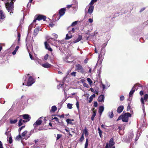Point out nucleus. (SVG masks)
<instances>
[{"label": "nucleus", "mask_w": 148, "mask_h": 148, "mask_svg": "<svg viewBox=\"0 0 148 148\" xmlns=\"http://www.w3.org/2000/svg\"><path fill=\"white\" fill-rule=\"evenodd\" d=\"M98 132H99V135L100 137H101V136H102V134L103 132L102 131H101V130L100 129V128L99 127L98 128Z\"/></svg>", "instance_id": "obj_31"}, {"label": "nucleus", "mask_w": 148, "mask_h": 148, "mask_svg": "<svg viewBox=\"0 0 148 148\" xmlns=\"http://www.w3.org/2000/svg\"><path fill=\"white\" fill-rule=\"evenodd\" d=\"M74 121L73 119H68L66 120V121L68 124L73 125V123L72 121Z\"/></svg>", "instance_id": "obj_21"}, {"label": "nucleus", "mask_w": 148, "mask_h": 148, "mask_svg": "<svg viewBox=\"0 0 148 148\" xmlns=\"http://www.w3.org/2000/svg\"><path fill=\"white\" fill-rule=\"evenodd\" d=\"M104 99V97L103 95H100L98 98V101L99 102H103Z\"/></svg>", "instance_id": "obj_17"}, {"label": "nucleus", "mask_w": 148, "mask_h": 148, "mask_svg": "<svg viewBox=\"0 0 148 148\" xmlns=\"http://www.w3.org/2000/svg\"><path fill=\"white\" fill-rule=\"evenodd\" d=\"M102 51H103V55L104 54H105V51H103V49H101V52L100 54L98 56V58H99V59L98 60V61H99L101 58V57L102 56V55L103 52Z\"/></svg>", "instance_id": "obj_25"}, {"label": "nucleus", "mask_w": 148, "mask_h": 148, "mask_svg": "<svg viewBox=\"0 0 148 148\" xmlns=\"http://www.w3.org/2000/svg\"><path fill=\"white\" fill-rule=\"evenodd\" d=\"M139 138V137H138L137 135V136H136L135 140V141H136L138 140Z\"/></svg>", "instance_id": "obj_62"}, {"label": "nucleus", "mask_w": 148, "mask_h": 148, "mask_svg": "<svg viewBox=\"0 0 148 148\" xmlns=\"http://www.w3.org/2000/svg\"><path fill=\"white\" fill-rule=\"evenodd\" d=\"M83 86H84L86 87L87 88L88 87V84L87 83H83Z\"/></svg>", "instance_id": "obj_51"}, {"label": "nucleus", "mask_w": 148, "mask_h": 148, "mask_svg": "<svg viewBox=\"0 0 148 148\" xmlns=\"http://www.w3.org/2000/svg\"><path fill=\"white\" fill-rule=\"evenodd\" d=\"M88 21L89 23H91L93 22V19L92 18H89L88 19Z\"/></svg>", "instance_id": "obj_53"}, {"label": "nucleus", "mask_w": 148, "mask_h": 148, "mask_svg": "<svg viewBox=\"0 0 148 148\" xmlns=\"http://www.w3.org/2000/svg\"><path fill=\"white\" fill-rule=\"evenodd\" d=\"M9 142L10 143H11L12 142V137H10L8 140Z\"/></svg>", "instance_id": "obj_47"}, {"label": "nucleus", "mask_w": 148, "mask_h": 148, "mask_svg": "<svg viewBox=\"0 0 148 148\" xmlns=\"http://www.w3.org/2000/svg\"><path fill=\"white\" fill-rule=\"evenodd\" d=\"M102 86L103 87V90H104L106 88H105V86L103 84H102Z\"/></svg>", "instance_id": "obj_61"}, {"label": "nucleus", "mask_w": 148, "mask_h": 148, "mask_svg": "<svg viewBox=\"0 0 148 148\" xmlns=\"http://www.w3.org/2000/svg\"><path fill=\"white\" fill-rule=\"evenodd\" d=\"M34 82V80L32 77L30 76L28 78L26 85L28 86H31Z\"/></svg>", "instance_id": "obj_6"}, {"label": "nucleus", "mask_w": 148, "mask_h": 148, "mask_svg": "<svg viewBox=\"0 0 148 148\" xmlns=\"http://www.w3.org/2000/svg\"><path fill=\"white\" fill-rule=\"evenodd\" d=\"M124 99V97L123 96H121L120 98V100L121 101H123Z\"/></svg>", "instance_id": "obj_48"}, {"label": "nucleus", "mask_w": 148, "mask_h": 148, "mask_svg": "<svg viewBox=\"0 0 148 148\" xmlns=\"http://www.w3.org/2000/svg\"><path fill=\"white\" fill-rule=\"evenodd\" d=\"M53 119H55V121L58 123H60L59 121V119L56 117H54Z\"/></svg>", "instance_id": "obj_43"}, {"label": "nucleus", "mask_w": 148, "mask_h": 148, "mask_svg": "<svg viewBox=\"0 0 148 148\" xmlns=\"http://www.w3.org/2000/svg\"><path fill=\"white\" fill-rule=\"evenodd\" d=\"M25 121L23 120L22 119H20L18 123V125L19 126H21V125H22L23 123H25Z\"/></svg>", "instance_id": "obj_24"}, {"label": "nucleus", "mask_w": 148, "mask_h": 148, "mask_svg": "<svg viewBox=\"0 0 148 148\" xmlns=\"http://www.w3.org/2000/svg\"><path fill=\"white\" fill-rule=\"evenodd\" d=\"M0 148H3L2 144L1 141L0 140Z\"/></svg>", "instance_id": "obj_57"}, {"label": "nucleus", "mask_w": 148, "mask_h": 148, "mask_svg": "<svg viewBox=\"0 0 148 148\" xmlns=\"http://www.w3.org/2000/svg\"><path fill=\"white\" fill-rule=\"evenodd\" d=\"M21 135L20 132H19V135L17 136L16 138V140H19L21 138Z\"/></svg>", "instance_id": "obj_35"}, {"label": "nucleus", "mask_w": 148, "mask_h": 148, "mask_svg": "<svg viewBox=\"0 0 148 148\" xmlns=\"http://www.w3.org/2000/svg\"><path fill=\"white\" fill-rule=\"evenodd\" d=\"M108 116L110 119L113 117L114 114L112 111H111L110 112H109L108 113Z\"/></svg>", "instance_id": "obj_22"}, {"label": "nucleus", "mask_w": 148, "mask_h": 148, "mask_svg": "<svg viewBox=\"0 0 148 148\" xmlns=\"http://www.w3.org/2000/svg\"><path fill=\"white\" fill-rule=\"evenodd\" d=\"M57 110V107L56 106H54L52 107L51 110L52 112H54Z\"/></svg>", "instance_id": "obj_34"}, {"label": "nucleus", "mask_w": 148, "mask_h": 148, "mask_svg": "<svg viewBox=\"0 0 148 148\" xmlns=\"http://www.w3.org/2000/svg\"><path fill=\"white\" fill-rule=\"evenodd\" d=\"M82 39V36L80 35H79L77 38L74 41V43H76L79 42Z\"/></svg>", "instance_id": "obj_20"}, {"label": "nucleus", "mask_w": 148, "mask_h": 148, "mask_svg": "<svg viewBox=\"0 0 148 148\" xmlns=\"http://www.w3.org/2000/svg\"><path fill=\"white\" fill-rule=\"evenodd\" d=\"M40 29V28H36L34 30V36H36L38 33Z\"/></svg>", "instance_id": "obj_18"}, {"label": "nucleus", "mask_w": 148, "mask_h": 148, "mask_svg": "<svg viewBox=\"0 0 148 148\" xmlns=\"http://www.w3.org/2000/svg\"><path fill=\"white\" fill-rule=\"evenodd\" d=\"M27 131H25L23 132L21 134V136L22 137H24L27 134Z\"/></svg>", "instance_id": "obj_36"}, {"label": "nucleus", "mask_w": 148, "mask_h": 148, "mask_svg": "<svg viewBox=\"0 0 148 148\" xmlns=\"http://www.w3.org/2000/svg\"><path fill=\"white\" fill-rule=\"evenodd\" d=\"M66 10L65 8H63L61 9L59 11V13L60 16H62L64 15L65 13Z\"/></svg>", "instance_id": "obj_11"}, {"label": "nucleus", "mask_w": 148, "mask_h": 148, "mask_svg": "<svg viewBox=\"0 0 148 148\" xmlns=\"http://www.w3.org/2000/svg\"><path fill=\"white\" fill-rule=\"evenodd\" d=\"M63 85V84H60L59 85H58L57 86L58 88L59 89L60 88V87L62 86Z\"/></svg>", "instance_id": "obj_56"}, {"label": "nucleus", "mask_w": 148, "mask_h": 148, "mask_svg": "<svg viewBox=\"0 0 148 148\" xmlns=\"http://www.w3.org/2000/svg\"><path fill=\"white\" fill-rule=\"evenodd\" d=\"M31 133H29L28 134V135L27 136V138H26V139H27L28 138H29L30 137V136H31Z\"/></svg>", "instance_id": "obj_58"}, {"label": "nucleus", "mask_w": 148, "mask_h": 148, "mask_svg": "<svg viewBox=\"0 0 148 148\" xmlns=\"http://www.w3.org/2000/svg\"><path fill=\"white\" fill-rule=\"evenodd\" d=\"M94 6H90L88 10V13L89 14L92 13L93 11Z\"/></svg>", "instance_id": "obj_13"}, {"label": "nucleus", "mask_w": 148, "mask_h": 148, "mask_svg": "<svg viewBox=\"0 0 148 148\" xmlns=\"http://www.w3.org/2000/svg\"><path fill=\"white\" fill-rule=\"evenodd\" d=\"M77 21H75L74 22H73L72 23L71 26H74L75 25H76L77 24Z\"/></svg>", "instance_id": "obj_40"}, {"label": "nucleus", "mask_w": 148, "mask_h": 148, "mask_svg": "<svg viewBox=\"0 0 148 148\" xmlns=\"http://www.w3.org/2000/svg\"><path fill=\"white\" fill-rule=\"evenodd\" d=\"M98 103L97 102H95L94 103V106L95 107H97V106Z\"/></svg>", "instance_id": "obj_49"}, {"label": "nucleus", "mask_w": 148, "mask_h": 148, "mask_svg": "<svg viewBox=\"0 0 148 148\" xmlns=\"http://www.w3.org/2000/svg\"><path fill=\"white\" fill-rule=\"evenodd\" d=\"M123 114L121 115L118 118V119L120 120L121 119L122 120Z\"/></svg>", "instance_id": "obj_59"}, {"label": "nucleus", "mask_w": 148, "mask_h": 148, "mask_svg": "<svg viewBox=\"0 0 148 148\" xmlns=\"http://www.w3.org/2000/svg\"><path fill=\"white\" fill-rule=\"evenodd\" d=\"M47 42L48 43H49L52 45H54V42L53 41L51 40V38L48 40L47 41Z\"/></svg>", "instance_id": "obj_32"}, {"label": "nucleus", "mask_w": 148, "mask_h": 148, "mask_svg": "<svg viewBox=\"0 0 148 148\" xmlns=\"http://www.w3.org/2000/svg\"><path fill=\"white\" fill-rule=\"evenodd\" d=\"M114 140L112 138H111L110 140L109 143H107L105 147V148H115L114 146Z\"/></svg>", "instance_id": "obj_2"}, {"label": "nucleus", "mask_w": 148, "mask_h": 148, "mask_svg": "<svg viewBox=\"0 0 148 148\" xmlns=\"http://www.w3.org/2000/svg\"><path fill=\"white\" fill-rule=\"evenodd\" d=\"M143 94L144 92L143 91L141 90L140 92V95H143Z\"/></svg>", "instance_id": "obj_55"}, {"label": "nucleus", "mask_w": 148, "mask_h": 148, "mask_svg": "<svg viewBox=\"0 0 148 148\" xmlns=\"http://www.w3.org/2000/svg\"><path fill=\"white\" fill-rule=\"evenodd\" d=\"M51 39L54 42V45L56 46H58L60 45V42L59 41L55 40L53 38H51Z\"/></svg>", "instance_id": "obj_16"}, {"label": "nucleus", "mask_w": 148, "mask_h": 148, "mask_svg": "<svg viewBox=\"0 0 148 148\" xmlns=\"http://www.w3.org/2000/svg\"><path fill=\"white\" fill-rule=\"evenodd\" d=\"M83 133V134L84 133V134L85 136H88V129L87 128H86V127L85 128V129H84V131Z\"/></svg>", "instance_id": "obj_27"}, {"label": "nucleus", "mask_w": 148, "mask_h": 148, "mask_svg": "<svg viewBox=\"0 0 148 148\" xmlns=\"http://www.w3.org/2000/svg\"><path fill=\"white\" fill-rule=\"evenodd\" d=\"M19 48V47L18 46H17L16 47L15 50L12 53L13 55L16 54V52L18 49Z\"/></svg>", "instance_id": "obj_30"}, {"label": "nucleus", "mask_w": 148, "mask_h": 148, "mask_svg": "<svg viewBox=\"0 0 148 148\" xmlns=\"http://www.w3.org/2000/svg\"><path fill=\"white\" fill-rule=\"evenodd\" d=\"M130 106L129 105H128V106H127V111H128L129 110H130Z\"/></svg>", "instance_id": "obj_64"}, {"label": "nucleus", "mask_w": 148, "mask_h": 148, "mask_svg": "<svg viewBox=\"0 0 148 148\" xmlns=\"http://www.w3.org/2000/svg\"><path fill=\"white\" fill-rule=\"evenodd\" d=\"M88 145V139H86V141L85 144V148H87Z\"/></svg>", "instance_id": "obj_37"}, {"label": "nucleus", "mask_w": 148, "mask_h": 148, "mask_svg": "<svg viewBox=\"0 0 148 148\" xmlns=\"http://www.w3.org/2000/svg\"><path fill=\"white\" fill-rule=\"evenodd\" d=\"M48 57V55L47 54L46 55H45V56H44V59L45 60H47V58Z\"/></svg>", "instance_id": "obj_50"}, {"label": "nucleus", "mask_w": 148, "mask_h": 148, "mask_svg": "<svg viewBox=\"0 0 148 148\" xmlns=\"http://www.w3.org/2000/svg\"><path fill=\"white\" fill-rule=\"evenodd\" d=\"M89 100L88 102L89 103H90L93 100V98L91 96H90L89 98Z\"/></svg>", "instance_id": "obj_46"}, {"label": "nucleus", "mask_w": 148, "mask_h": 148, "mask_svg": "<svg viewBox=\"0 0 148 148\" xmlns=\"http://www.w3.org/2000/svg\"><path fill=\"white\" fill-rule=\"evenodd\" d=\"M75 72H72L71 73V74L72 75L75 76Z\"/></svg>", "instance_id": "obj_54"}, {"label": "nucleus", "mask_w": 148, "mask_h": 148, "mask_svg": "<svg viewBox=\"0 0 148 148\" xmlns=\"http://www.w3.org/2000/svg\"><path fill=\"white\" fill-rule=\"evenodd\" d=\"M43 117H41L39 118L36 122L34 124V127H36L38 125H40L42 122Z\"/></svg>", "instance_id": "obj_5"}, {"label": "nucleus", "mask_w": 148, "mask_h": 148, "mask_svg": "<svg viewBox=\"0 0 148 148\" xmlns=\"http://www.w3.org/2000/svg\"><path fill=\"white\" fill-rule=\"evenodd\" d=\"M76 107L77 108L78 110V112H79V102L78 101H77V102L76 103Z\"/></svg>", "instance_id": "obj_42"}, {"label": "nucleus", "mask_w": 148, "mask_h": 148, "mask_svg": "<svg viewBox=\"0 0 148 148\" xmlns=\"http://www.w3.org/2000/svg\"><path fill=\"white\" fill-rule=\"evenodd\" d=\"M29 55L30 57V58L32 60H33V58H32V56L30 53H29Z\"/></svg>", "instance_id": "obj_63"}, {"label": "nucleus", "mask_w": 148, "mask_h": 148, "mask_svg": "<svg viewBox=\"0 0 148 148\" xmlns=\"http://www.w3.org/2000/svg\"><path fill=\"white\" fill-rule=\"evenodd\" d=\"M137 86V84L135 85L132 88L131 90L130 91L129 94V96L130 97H131L132 96V95L135 92V90H136L138 88Z\"/></svg>", "instance_id": "obj_7"}, {"label": "nucleus", "mask_w": 148, "mask_h": 148, "mask_svg": "<svg viewBox=\"0 0 148 148\" xmlns=\"http://www.w3.org/2000/svg\"><path fill=\"white\" fill-rule=\"evenodd\" d=\"M96 114V111H94L93 112L92 115L91 117V119L93 121L94 120V118Z\"/></svg>", "instance_id": "obj_26"}, {"label": "nucleus", "mask_w": 148, "mask_h": 148, "mask_svg": "<svg viewBox=\"0 0 148 148\" xmlns=\"http://www.w3.org/2000/svg\"><path fill=\"white\" fill-rule=\"evenodd\" d=\"M5 14L2 11L0 10V22H1L5 18Z\"/></svg>", "instance_id": "obj_8"}, {"label": "nucleus", "mask_w": 148, "mask_h": 148, "mask_svg": "<svg viewBox=\"0 0 148 148\" xmlns=\"http://www.w3.org/2000/svg\"><path fill=\"white\" fill-rule=\"evenodd\" d=\"M21 116H23L24 119L26 120V121H25V122L29 121L30 119V117H29V115L28 114H25L23 115H21Z\"/></svg>", "instance_id": "obj_10"}, {"label": "nucleus", "mask_w": 148, "mask_h": 148, "mask_svg": "<svg viewBox=\"0 0 148 148\" xmlns=\"http://www.w3.org/2000/svg\"><path fill=\"white\" fill-rule=\"evenodd\" d=\"M52 35L56 38H58V35L56 34H53Z\"/></svg>", "instance_id": "obj_52"}, {"label": "nucleus", "mask_w": 148, "mask_h": 148, "mask_svg": "<svg viewBox=\"0 0 148 148\" xmlns=\"http://www.w3.org/2000/svg\"><path fill=\"white\" fill-rule=\"evenodd\" d=\"M124 109L123 106H119L117 109V112L119 113H121L123 111Z\"/></svg>", "instance_id": "obj_12"}, {"label": "nucleus", "mask_w": 148, "mask_h": 148, "mask_svg": "<svg viewBox=\"0 0 148 148\" xmlns=\"http://www.w3.org/2000/svg\"><path fill=\"white\" fill-rule=\"evenodd\" d=\"M37 16L36 17V20L40 21L41 20H43L44 21H45L46 18L45 16H43L41 15H37Z\"/></svg>", "instance_id": "obj_9"}, {"label": "nucleus", "mask_w": 148, "mask_h": 148, "mask_svg": "<svg viewBox=\"0 0 148 148\" xmlns=\"http://www.w3.org/2000/svg\"><path fill=\"white\" fill-rule=\"evenodd\" d=\"M72 37V36L71 35H70V34H69L68 33V34H66V37L65 38V39L66 40H68L69 39L71 38Z\"/></svg>", "instance_id": "obj_28"}, {"label": "nucleus", "mask_w": 148, "mask_h": 148, "mask_svg": "<svg viewBox=\"0 0 148 148\" xmlns=\"http://www.w3.org/2000/svg\"><path fill=\"white\" fill-rule=\"evenodd\" d=\"M87 80L90 84L92 83V81L89 78H87Z\"/></svg>", "instance_id": "obj_39"}, {"label": "nucleus", "mask_w": 148, "mask_h": 148, "mask_svg": "<svg viewBox=\"0 0 148 148\" xmlns=\"http://www.w3.org/2000/svg\"><path fill=\"white\" fill-rule=\"evenodd\" d=\"M75 29L74 28H72V30L70 31V32H75Z\"/></svg>", "instance_id": "obj_60"}, {"label": "nucleus", "mask_w": 148, "mask_h": 148, "mask_svg": "<svg viewBox=\"0 0 148 148\" xmlns=\"http://www.w3.org/2000/svg\"><path fill=\"white\" fill-rule=\"evenodd\" d=\"M104 110V106H100L99 108V112L101 115Z\"/></svg>", "instance_id": "obj_19"}, {"label": "nucleus", "mask_w": 148, "mask_h": 148, "mask_svg": "<svg viewBox=\"0 0 148 148\" xmlns=\"http://www.w3.org/2000/svg\"><path fill=\"white\" fill-rule=\"evenodd\" d=\"M17 121V119L12 120L10 119V123L11 124H15L16 123Z\"/></svg>", "instance_id": "obj_29"}, {"label": "nucleus", "mask_w": 148, "mask_h": 148, "mask_svg": "<svg viewBox=\"0 0 148 148\" xmlns=\"http://www.w3.org/2000/svg\"><path fill=\"white\" fill-rule=\"evenodd\" d=\"M25 127V126H23L19 128L18 130V132H20L22 130V129Z\"/></svg>", "instance_id": "obj_45"}, {"label": "nucleus", "mask_w": 148, "mask_h": 148, "mask_svg": "<svg viewBox=\"0 0 148 148\" xmlns=\"http://www.w3.org/2000/svg\"><path fill=\"white\" fill-rule=\"evenodd\" d=\"M148 99V94H146L145 96L144 99L143 97H141V101L142 103L143 104V112L144 115L146 114V113L145 110V107L144 105V100L145 101H147Z\"/></svg>", "instance_id": "obj_3"}, {"label": "nucleus", "mask_w": 148, "mask_h": 148, "mask_svg": "<svg viewBox=\"0 0 148 148\" xmlns=\"http://www.w3.org/2000/svg\"><path fill=\"white\" fill-rule=\"evenodd\" d=\"M128 136L129 140H131L133 136V134L132 132H131L130 133Z\"/></svg>", "instance_id": "obj_23"}, {"label": "nucleus", "mask_w": 148, "mask_h": 148, "mask_svg": "<svg viewBox=\"0 0 148 148\" xmlns=\"http://www.w3.org/2000/svg\"><path fill=\"white\" fill-rule=\"evenodd\" d=\"M43 67L46 68H49L51 67V65L48 63H46L41 64Z\"/></svg>", "instance_id": "obj_14"}, {"label": "nucleus", "mask_w": 148, "mask_h": 148, "mask_svg": "<svg viewBox=\"0 0 148 148\" xmlns=\"http://www.w3.org/2000/svg\"><path fill=\"white\" fill-rule=\"evenodd\" d=\"M122 114V121L124 122H128L129 117H130L131 116V114L128 112H127L124 114Z\"/></svg>", "instance_id": "obj_1"}, {"label": "nucleus", "mask_w": 148, "mask_h": 148, "mask_svg": "<svg viewBox=\"0 0 148 148\" xmlns=\"http://www.w3.org/2000/svg\"><path fill=\"white\" fill-rule=\"evenodd\" d=\"M76 70L78 72H80L82 73H84V71L82 66L79 64H78L76 65Z\"/></svg>", "instance_id": "obj_4"}, {"label": "nucleus", "mask_w": 148, "mask_h": 148, "mask_svg": "<svg viewBox=\"0 0 148 148\" xmlns=\"http://www.w3.org/2000/svg\"><path fill=\"white\" fill-rule=\"evenodd\" d=\"M97 1V0H92L90 3L89 5L90 6H93V5L94 4V3L96 2Z\"/></svg>", "instance_id": "obj_33"}, {"label": "nucleus", "mask_w": 148, "mask_h": 148, "mask_svg": "<svg viewBox=\"0 0 148 148\" xmlns=\"http://www.w3.org/2000/svg\"><path fill=\"white\" fill-rule=\"evenodd\" d=\"M62 135L60 134H58L57 136V140H58L61 137Z\"/></svg>", "instance_id": "obj_44"}, {"label": "nucleus", "mask_w": 148, "mask_h": 148, "mask_svg": "<svg viewBox=\"0 0 148 148\" xmlns=\"http://www.w3.org/2000/svg\"><path fill=\"white\" fill-rule=\"evenodd\" d=\"M84 139V134H83H83L82 135L81 137L80 138V139L79 140L80 142H82L83 141Z\"/></svg>", "instance_id": "obj_38"}, {"label": "nucleus", "mask_w": 148, "mask_h": 148, "mask_svg": "<svg viewBox=\"0 0 148 148\" xmlns=\"http://www.w3.org/2000/svg\"><path fill=\"white\" fill-rule=\"evenodd\" d=\"M72 105L70 103H68L67 105V106L68 108L69 109H71L72 108Z\"/></svg>", "instance_id": "obj_41"}, {"label": "nucleus", "mask_w": 148, "mask_h": 148, "mask_svg": "<svg viewBox=\"0 0 148 148\" xmlns=\"http://www.w3.org/2000/svg\"><path fill=\"white\" fill-rule=\"evenodd\" d=\"M47 42H45V48L47 49H48V50L50 51H52V49L49 46V45H48L47 43Z\"/></svg>", "instance_id": "obj_15"}]
</instances>
